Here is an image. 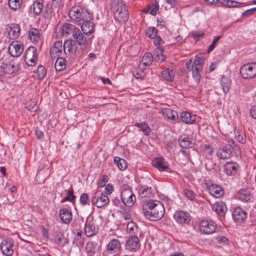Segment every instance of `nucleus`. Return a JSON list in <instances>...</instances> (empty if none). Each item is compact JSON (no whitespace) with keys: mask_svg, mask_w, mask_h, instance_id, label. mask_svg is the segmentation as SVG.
<instances>
[{"mask_svg":"<svg viewBox=\"0 0 256 256\" xmlns=\"http://www.w3.org/2000/svg\"><path fill=\"white\" fill-rule=\"evenodd\" d=\"M142 210L145 217L152 221L160 219L164 214L162 204L156 200L146 202L142 205Z\"/></svg>","mask_w":256,"mask_h":256,"instance_id":"1","label":"nucleus"},{"mask_svg":"<svg viewBox=\"0 0 256 256\" xmlns=\"http://www.w3.org/2000/svg\"><path fill=\"white\" fill-rule=\"evenodd\" d=\"M204 61V56L199 54L196 56L194 58H191L186 62V68L192 72V77L196 83L200 80Z\"/></svg>","mask_w":256,"mask_h":256,"instance_id":"2","label":"nucleus"},{"mask_svg":"<svg viewBox=\"0 0 256 256\" xmlns=\"http://www.w3.org/2000/svg\"><path fill=\"white\" fill-rule=\"evenodd\" d=\"M68 16L72 20L80 22L84 20H92V16L84 7L76 6L69 10Z\"/></svg>","mask_w":256,"mask_h":256,"instance_id":"3","label":"nucleus"},{"mask_svg":"<svg viewBox=\"0 0 256 256\" xmlns=\"http://www.w3.org/2000/svg\"><path fill=\"white\" fill-rule=\"evenodd\" d=\"M112 10L117 20L124 22L128 20V10L122 0H114L112 4Z\"/></svg>","mask_w":256,"mask_h":256,"instance_id":"4","label":"nucleus"},{"mask_svg":"<svg viewBox=\"0 0 256 256\" xmlns=\"http://www.w3.org/2000/svg\"><path fill=\"white\" fill-rule=\"evenodd\" d=\"M238 148L234 144L232 140H230L228 141V144L222 148H220L217 152V156L221 159L229 158L231 156L232 150L236 149Z\"/></svg>","mask_w":256,"mask_h":256,"instance_id":"5","label":"nucleus"},{"mask_svg":"<svg viewBox=\"0 0 256 256\" xmlns=\"http://www.w3.org/2000/svg\"><path fill=\"white\" fill-rule=\"evenodd\" d=\"M52 4H48L44 8V16L49 18L58 14L62 0H52Z\"/></svg>","mask_w":256,"mask_h":256,"instance_id":"6","label":"nucleus"},{"mask_svg":"<svg viewBox=\"0 0 256 256\" xmlns=\"http://www.w3.org/2000/svg\"><path fill=\"white\" fill-rule=\"evenodd\" d=\"M240 74L244 78H252L256 76V62L243 65L240 70Z\"/></svg>","mask_w":256,"mask_h":256,"instance_id":"7","label":"nucleus"},{"mask_svg":"<svg viewBox=\"0 0 256 256\" xmlns=\"http://www.w3.org/2000/svg\"><path fill=\"white\" fill-rule=\"evenodd\" d=\"M64 44V52L70 57H74L79 54L76 43L72 40H68Z\"/></svg>","mask_w":256,"mask_h":256,"instance_id":"8","label":"nucleus"},{"mask_svg":"<svg viewBox=\"0 0 256 256\" xmlns=\"http://www.w3.org/2000/svg\"><path fill=\"white\" fill-rule=\"evenodd\" d=\"M122 203L128 206H132L136 200V196L130 189H124L121 192Z\"/></svg>","mask_w":256,"mask_h":256,"instance_id":"9","label":"nucleus"},{"mask_svg":"<svg viewBox=\"0 0 256 256\" xmlns=\"http://www.w3.org/2000/svg\"><path fill=\"white\" fill-rule=\"evenodd\" d=\"M216 223L211 220H202L200 224V230L202 232L209 234L214 232L216 230Z\"/></svg>","mask_w":256,"mask_h":256,"instance_id":"10","label":"nucleus"},{"mask_svg":"<svg viewBox=\"0 0 256 256\" xmlns=\"http://www.w3.org/2000/svg\"><path fill=\"white\" fill-rule=\"evenodd\" d=\"M91 202L98 208H102L108 204L110 199L106 194H100L92 198Z\"/></svg>","mask_w":256,"mask_h":256,"instance_id":"11","label":"nucleus"},{"mask_svg":"<svg viewBox=\"0 0 256 256\" xmlns=\"http://www.w3.org/2000/svg\"><path fill=\"white\" fill-rule=\"evenodd\" d=\"M13 246L14 242L12 240L7 238L2 241L0 245V250L2 254L7 256H11L14 252V250L12 248Z\"/></svg>","mask_w":256,"mask_h":256,"instance_id":"12","label":"nucleus"},{"mask_svg":"<svg viewBox=\"0 0 256 256\" xmlns=\"http://www.w3.org/2000/svg\"><path fill=\"white\" fill-rule=\"evenodd\" d=\"M8 50L10 54L13 57L20 56L24 50V46L22 43L13 42L9 46Z\"/></svg>","mask_w":256,"mask_h":256,"instance_id":"13","label":"nucleus"},{"mask_svg":"<svg viewBox=\"0 0 256 256\" xmlns=\"http://www.w3.org/2000/svg\"><path fill=\"white\" fill-rule=\"evenodd\" d=\"M153 166L160 171L170 172L169 164L162 158H156L152 162Z\"/></svg>","mask_w":256,"mask_h":256,"instance_id":"14","label":"nucleus"},{"mask_svg":"<svg viewBox=\"0 0 256 256\" xmlns=\"http://www.w3.org/2000/svg\"><path fill=\"white\" fill-rule=\"evenodd\" d=\"M84 34L79 28H74L72 31V37L74 40H73L80 46H84L86 43V38Z\"/></svg>","mask_w":256,"mask_h":256,"instance_id":"15","label":"nucleus"},{"mask_svg":"<svg viewBox=\"0 0 256 256\" xmlns=\"http://www.w3.org/2000/svg\"><path fill=\"white\" fill-rule=\"evenodd\" d=\"M64 52V44L62 41H57L54 44L51 48L50 53L52 58H56L57 57H60V55Z\"/></svg>","mask_w":256,"mask_h":256,"instance_id":"16","label":"nucleus"},{"mask_svg":"<svg viewBox=\"0 0 256 256\" xmlns=\"http://www.w3.org/2000/svg\"><path fill=\"white\" fill-rule=\"evenodd\" d=\"M24 58L26 60H30V65L35 64L38 60L37 49L34 46H30L24 52Z\"/></svg>","mask_w":256,"mask_h":256,"instance_id":"17","label":"nucleus"},{"mask_svg":"<svg viewBox=\"0 0 256 256\" xmlns=\"http://www.w3.org/2000/svg\"><path fill=\"white\" fill-rule=\"evenodd\" d=\"M237 197L240 200L247 203L252 202L254 200L253 194L248 189L240 190L237 193Z\"/></svg>","mask_w":256,"mask_h":256,"instance_id":"18","label":"nucleus"},{"mask_svg":"<svg viewBox=\"0 0 256 256\" xmlns=\"http://www.w3.org/2000/svg\"><path fill=\"white\" fill-rule=\"evenodd\" d=\"M232 214L234 220L238 222H244L247 218L246 212L240 207L234 208Z\"/></svg>","mask_w":256,"mask_h":256,"instance_id":"19","label":"nucleus"},{"mask_svg":"<svg viewBox=\"0 0 256 256\" xmlns=\"http://www.w3.org/2000/svg\"><path fill=\"white\" fill-rule=\"evenodd\" d=\"M174 218L180 224H188L191 220L190 214L182 210L176 212L174 214Z\"/></svg>","mask_w":256,"mask_h":256,"instance_id":"20","label":"nucleus"},{"mask_svg":"<svg viewBox=\"0 0 256 256\" xmlns=\"http://www.w3.org/2000/svg\"><path fill=\"white\" fill-rule=\"evenodd\" d=\"M126 248L131 252H136L140 247V240L137 236H132L127 240Z\"/></svg>","mask_w":256,"mask_h":256,"instance_id":"21","label":"nucleus"},{"mask_svg":"<svg viewBox=\"0 0 256 256\" xmlns=\"http://www.w3.org/2000/svg\"><path fill=\"white\" fill-rule=\"evenodd\" d=\"M121 248V244L119 240L112 239L110 241L106 246L108 252L111 254L118 253Z\"/></svg>","mask_w":256,"mask_h":256,"instance_id":"22","label":"nucleus"},{"mask_svg":"<svg viewBox=\"0 0 256 256\" xmlns=\"http://www.w3.org/2000/svg\"><path fill=\"white\" fill-rule=\"evenodd\" d=\"M84 231L87 236H92L96 234L98 228H96L92 220L87 219L85 223Z\"/></svg>","mask_w":256,"mask_h":256,"instance_id":"23","label":"nucleus"},{"mask_svg":"<svg viewBox=\"0 0 256 256\" xmlns=\"http://www.w3.org/2000/svg\"><path fill=\"white\" fill-rule=\"evenodd\" d=\"M209 193L216 198H221L224 194V190L220 186L211 184L208 188Z\"/></svg>","mask_w":256,"mask_h":256,"instance_id":"24","label":"nucleus"},{"mask_svg":"<svg viewBox=\"0 0 256 256\" xmlns=\"http://www.w3.org/2000/svg\"><path fill=\"white\" fill-rule=\"evenodd\" d=\"M212 208L214 211L221 216H224L227 211L226 204L222 201L216 202L212 206Z\"/></svg>","mask_w":256,"mask_h":256,"instance_id":"25","label":"nucleus"},{"mask_svg":"<svg viewBox=\"0 0 256 256\" xmlns=\"http://www.w3.org/2000/svg\"><path fill=\"white\" fill-rule=\"evenodd\" d=\"M59 215L62 222L66 224H69L72 220V213L70 210L66 208L60 210Z\"/></svg>","mask_w":256,"mask_h":256,"instance_id":"26","label":"nucleus"},{"mask_svg":"<svg viewBox=\"0 0 256 256\" xmlns=\"http://www.w3.org/2000/svg\"><path fill=\"white\" fill-rule=\"evenodd\" d=\"M9 38L10 39L16 38L20 34V28L18 24H12L7 29Z\"/></svg>","mask_w":256,"mask_h":256,"instance_id":"27","label":"nucleus"},{"mask_svg":"<svg viewBox=\"0 0 256 256\" xmlns=\"http://www.w3.org/2000/svg\"><path fill=\"white\" fill-rule=\"evenodd\" d=\"M81 28L84 34L88 35L94 32V24L91 20L82 22Z\"/></svg>","mask_w":256,"mask_h":256,"instance_id":"28","label":"nucleus"},{"mask_svg":"<svg viewBox=\"0 0 256 256\" xmlns=\"http://www.w3.org/2000/svg\"><path fill=\"white\" fill-rule=\"evenodd\" d=\"M180 118L182 122L186 124H192L195 121L194 116H192L188 112H182L180 114Z\"/></svg>","mask_w":256,"mask_h":256,"instance_id":"29","label":"nucleus"},{"mask_svg":"<svg viewBox=\"0 0 256 256\" xmlns=\"http://www.w3.org/2000/svg\"><path fill=\"white\" fill-rule=\"evenodd\" d=\"M178 142L180 146L184 148H192L194 145V142L189 137L184 136H180Z\"/></svg>","mask_w":256,"mask_h":256,"instance_id":"30","label":"nucleus"},{"mask_svg":"<svg viewBox=\"0 0 256 256\" xmlns=\"http://www.w3.org/2000/svg\"><path fill=\"white\" fill-rule=\"evenodd\" d=\"M220 84L224 93H228L230 90L231 85L230 80L227 76H222Z\"/></svg>","mask_w":256,"mask_h":256,"instance_id":"31","label":"nucleus"},{"mask_svg":"<svg viewBox=\"0 0 256 256\" xmlns=\"http://www.w3.org/2000/svg\"><path fill=\"white\" fill-rule=\"evenodd\" d=\"M163 115L164 116L173 120H176L178 118V112L171 108H166L163 111Z\"/></svg>","mask_w":256,"mask_h":256,"instance_id":"32","label":"nucleus"},{"mask_svg":"<svg viewBox=\"0 0 256 256\" xmlns=\"http://www.w3.org/2000/svg\"><path fill=\"white\" fill-rule=\"evenodd\" d=\"M236 164L227 162L224 166V170L226 174L230 176L236 172Z\"/></svg>","mask_w":256,"mask_h":256,"instance_id":"33","label":"nucleus"},{"mask_svg":"<svg viewBox=\"0 0 256 256\" xmlns=\"http://www.w3.org/2000/svg\"><path fill=\"white\" fill-rule=\"evenodd\" d=\"M114 164L117 166L120 170H125L128 167V164L126 160L119 157H115L114 160Z\"/></svg>","mask_w":256,"mask_h":256,"instance_id":"34","label":"nucleus"},{"mask_svg":"<svg viewBox=\"0 0 256 256\" xmlns=\"http://www.w3.org/2000/svg\"><path fill=\"white\" fill-rule=\"evenodd\" d=\"M54 242L60 246H64L68 243V240L62 233H58L55 236Z\"/></svg>","mask_w":256,"mask_h":256,"instance_id":"35","label":"nucleus"},{"mask_svg":"<svg viewBox=\"0 0 256 256\" xmlns=\"http://www.w3.org/2000/svg\"><path fill=\"white\" fill-rule=\"evenodd\" d=\"M54 67L57 71L63 70L66 66V60L62 57H57Z\"/></svg>","mask_w":256,"mask_h":256,"instance_id":"36","label":"nucleus"},{"mask_svg":"<svg viewBox=\"0 0 256 256\" xmlns=\"http://www.w3.org/2000/svg\"><path fill=\"white\" fill-rule=\"evenodd\" d=\"M2 68H4V74H11L16 70L17 68L13 62L9 64L2 63Z\"/></svg>","mask_w":256,"mask_h":256,"instance_id":"37","label":"nucleus"},{"mask_svg":"<svg viewBox=\"0 0 256 256\" xmlns=\"http://www.w3.org/2000/svg\"><path fill=\"white\" fill-rule=\"evenodd\" d=\"M29 36L32 42H38L40 39V30L34 28H31L29 31Z\"/></svg>","mask_w":256,"mask_h":256,"instance_id":"38","label":"nucleus"},{"mask_svg":"<svg viewBox=\"0 0 256 256\" xmlns=\"http://www.w3.org/2000/svg\"><path fill=\"white\" fill-rule=\"evenodd\" d=\"M44 0H35L33 4L34 12L38 15L40 14L43 8Z\"/></svg>","mask_w":256,"mask_h":256,"instance_id":"39","label":"nucleus"},{"mask_svg":"<svg viewBox=\"0 0 256 256\" xmlns=\"http://www.w3.org/2000/svg\"><path fill=\"white\" fill-rule=\"evenodd\" d=\"M74 28V26L70 23H65L62 28V32L63 36H67L71 32H72Z\"/></svg>","mask_w":256,"mask_h":256,"instance_id":"40","label":"nucleus"},{"mask_svg":"<svg viewBox=\"0 0 256 256\" xmlns=\"http://www.w3.org/2000/svg\"><path fill=\"white\" fill-rule=\"evenodd\" d=\"M96 244L94 242H88L86 246L85 250L88 256H93L96 252Z\"/></svg>","mask_w":256,"mask_h":256,"instance_id":"41","label":"nucleus"},{"mask_svg":"<svg viewBox=\"0 0 256 256\" xmlns=\"http://www.w3.org/2000/svg\"><path fill=\"white\" fill-rule=\"evenodd\" d=\"M22 0H8V5L9 8L13 10H16L22 6Z\"/></svg>","mask_w":256,"mask_h":256,"instance_id":"42","label":"nucleus"},{"mask_svg":"<svg viewBox=\"0 0 256 256\" xmlns=\"http://www.w3.org/2000/svg\"><path fill=\"white\" fill-rule=\"evenodd\" d=\"M163 52V48L161 47L157 48L154 54V55L156 56L154 57L156 60L164 62L166 60V56L162 54Z\"/></svg>","mask_w":256,"mask_h":256,"instance_id":"43","label":"nucleus"},{"mask_svg":"<svg viewBox=\"0 0 256 256\" xmlns=\"http://www.w3.org/2000/svg\"><path fill=\"white\" fill-rule=\"evenodd\" d=\"M126 232L130 234H135L138 232V229L136 224L133 222L128 223Z\"/></svg>","mask_w":256,"mask_h":256,"instance_id":"44","label":"nucleus"},{"mask_svg":"<svg viewBox=\"0 0 256 256\" xmlns=\"http://www.w3.org/2000/svg\"><path fill=\"white\" fill-rule=\"evenodd\" d=\"M162 76L168 82H172L174 78V72L172 70L167 69L162 72Z\"/></svg>","mask_w":256,"mask_h":256,"instance_id":"45","label":"nucleus"},{"mask_svg":"<svg viewBox=\"0 0 256 256\" xmlns=\"http://www.w3.org/2000/svg\"><path fill=\"white\" fill-rule=\"evenodd\" d=\"M135 126L139 128L146 135H148L150 132V129L146 124L136 123Z\"/></svg>","mask_w":256,"mask_h":256,"instance_id":"46","label":"nucleus"},{"mask_svg":"<svg viewBox=\"0 0 256 256\" xmlns=\"http://www.w3.org/2000/svg\"><path fill=\"white\" fill-rule=\"evenodd\" d=\"M82 232H78L74 236V242L76 244L77 246L82 244L84 243V240L82 238Z\"/></svg>","mask_w":256,"mask_h":256,"instance_id":"47","label":"nucleus"},{"mask_svg":"<svg viewBox=\"0 0 256 256\" xmlns=\"http://www.w3.org/2000/svg\"><path fill=\"white\" fill-rule=\"evenodd\" d=\"M140 196L142 198L144 197H150L152 196V190L151 188L147 187L142 190V191L140 193Z\"/></svg>","mask_w":256,"mask_h":256,"instance_id":"48","label":"nucleus"},{"mask_svg":"<svg viewBox=\"0 0 256 256\" xmlns=\"http://www.w3.org/2000/svg\"><path fill=\"white\" fill-rule=\"evenodd\" d=\"M80 202L82 206L90 204V200L88 194L86 193H83L80 196ZM91 202V200H90Z\"/></svg>","mask_w":256,"mask_h":256,"instance_id":"49","label":"nucleus"},{"mask_svg":"<svg viewBox=\"0 0 256 256\" xmlns=\"http://www.w3.org/2000/svg\"><path fill=\"white\" fill-rule=\"evenodd\" d=\"M158 30L154 27H151L148 29L146 32V36L150 38H153L157 36Z\"/></svg>","mask_w":256,"mask_h":256,"instance_id":"50","label":"nucleus"},{"mask_svg":"<svg viewBox=\"0 0 256 256\" xmlns=\"http://www.w3.org/2000/svg\"><path fill=\"white\" fill-rule=\"evenodd\" d=\"M46 74V70L42 66H39L37 70V76L39 79H42Z\"/></svg>","mask_w":256,"mask_h":256,"instance_id":"51","label":"nucleus"},{"mask_svg":"<svg viewBox=\"0 0 256 256\" xmlns=\"http://www.w3.org/2000/svg\"><path fill=\"white\" fill-rule=\"evenodd\" d=\"M120 212L122 214V217L124 220H129L131 218V214L130 210L128 208H124L122 209Z\"/></svg>","mask_w":256,"mask_h":256,"instance_id":"52","label":"nucleus"},{"mask_svg":"<svg viewBox=\"0 0 256 256\" xmlns=\"http://www.w3.org/2000/svg\"><path fill=\"white\" fill-rule=\"evenodd\" d=\"M184 192L186 197L190 200H194L196 196V194L194 192L188 189H185Z\"/></svg>","mask_w":256,"mask_h":256,"instance_id":"53","label":"nucleus"},{"mask_svg":"<svg viewBox=\"0 0 256 256\" xmlns=\"http://www.w3.org/2000/svg\"><path fill=\"white\" fill-rule=\"evenodd\" d=\"M227 3L226 6L228 7H236V8H240L242 6H244V3L239 2H237L234 0H227Z\"/></svg>","mask_w":256,"mask_h":256,"instance_id":"54","label":"nucleus"},{"mask_svg":"<svg viewBox=\"0 0 256 256\" xmlns=\"http://www.w3.org/2000/svg\"><path fill=\"white\" fill-rule=\"evenodd\" d=\"M30 103L28 102L26 104V108L30 111H36L38 108L36 104L34 102H30Z\"/></svg>","mask_w":256,"mask_h":256,"instance_id":"55","label":"nucleus"},{"mask_svg":"<svg viewBox=\"0 0 256 256\" xmlns=\"http://www.w3.org/2000/svg\"><path fill=\"white\" fill-rule=\"evenodd\" d=\"M153 56L150 53H146L142 57V61H145L148 62L152 63Z\"/></svg>","mask_w":256,"mask_h":256,"instance_id":"56","label":"nucleus"},{"mask_svg":"<svg viewBox=\"0 0 256 256\" xmlns=\"http://www.w3.org/2000/svg\"><path fill=\"white\" fill-rule=\"evenodd\" d=\"M204 34V33L200 31H193L192 32V35L193 38L196 39H198L200 38Z\"/></svg>","mask_w":256,"mask_h":256,"instance_id":"57","label":"nucleus"},{"mask_svg":"<svg viewBox=\"0 0 256 256\" xmlns=\"http://www.w3.org/2000/svg\"><path fill=\"white\" fill-rule=\"evenodd\" d=\"M67 197L70 199V202H72L73 200L76 198V196L74 194V190L72 188H70L68 190L67 192Z\"/></svg>","mask_w":256,"mask_h":256,"instance_id":"58","label":"nucleus"},{"mask_svg":"<svg viewBox=\"0 0 256 256\" xmlns=\"http://www.w3.org/2000/svg\"><path fill=\"white\" fill-rule=\"evenodd\" d=\"M204 152L209 155H211L214 152L212 148L210 145H204Z\"/></svg>","mask_w":256,"mask_h":256,"instance_id":"59","label":"nucleus"},{"mask_svg":"<svg viewBox=\"0 0 256 256\" xmlns=\"http://www.w3.org/2000/svg\"><path fill=\"white\" fill-rule=\"evenodd\" d=\"M151 64L152 63L150 62H146L142 61V62L138 65V68L140 70H144L146 68V66H150Z\"/></svg>","mask_w":256,"mask_h":256,"instance_id":"60","label":"nucleus"},{"mask_svg":"<svg viewBox=\"0 0 256 256\" xmlns=\"http://www.w3.org/2000/svg\"><path fill=\"white\" fill-rule=\"evenodd\" d=\"M154 42L156 46H158V48L160 47V44L162 42V39L160 36H156V37L154 38Z\"/></svg>","mask_w":256,"mask_h":256,"instance_id":"61","label":"nucleus"},{"mask_svg":"<svg viewBox=\"0 0 256 256\" xmlns=\"http://www.w3.org/2000/svg\"><path fill=\"white\" fill-rule=\"evenodd\" d=\"M113 191V186L112 185L108 184L105 188V192L106 194H112Z\"/></svg>","mask_w":256,"mask_h":256,"instance_id":"62","label":"nucleus"},{"mask_svg":"<svg viewBox=\"0 0 256 256\" xmlns=\"http://www.w3.org/2000/svg\"><path fill=\"white\" fill-rule=\"evenodd\" d=\"M158 8V4L156 3L154 6L150 10V14L152 16L156 14Z\"/></svg>","mask_w":256,"mask_h":256,"instance_id":"63","label":"nucleus"},{"mask_svg":"<svg viewBox=\"0 0 256 256\" xmlns=\"http://www.w3.org/2000/svg\"><path fill=\"white\" fill-rule=\"evenodd\" d=\"M250 114L252 118H256V106H254L252 108Z\"/></svg>","mask_w":256,"mask_h":256,"instance_id":"64","label":"nucleus"}]
</instances>
